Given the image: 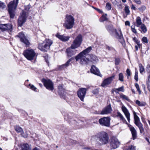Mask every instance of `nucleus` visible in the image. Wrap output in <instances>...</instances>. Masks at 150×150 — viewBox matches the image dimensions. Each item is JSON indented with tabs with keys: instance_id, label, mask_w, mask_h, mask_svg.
Segmentation results:
<instances>
[{
	"instance_id": "f257e3e1",
	"label": "nucleus",
	"mask_w": 150,
	"mask_h": 150,
	"mask_svg": "<svg viewBox=\"0 0 150 150\" xmlns=\"http://www.w3.org/2000/svg\"><path fill=\"white\" fill-rule=\"evenodd\" d=\"M82 41V36L79 34L73 41L71 47L66 50V52L68 57H71L76 53L77 50L75 49L80 46Z\"/></svg>"
},
{
	"instance_id": "f03ea898",
	"label": "nucleus",
	"mask_w": 150,
	"mask_h": 150,
	"mask_svg": "<svg viewBox=\"0 0 150 150\" xmlns=\"http://www.w3.org/2000/svg\"><path fill=\"white\" fill-rule=\"evenodd\" d=\"M92 48L90 46L80 53L75 57V59L76 61L80 60L81 64L86 63L89 61V59L86 57L87 54L89 53L91 50Z\"/></svg>"
},
{
	"instance_id": "7ed1b4c3",
	"label": "nucleus",
	"mask_w": 150,
	"mask_h": 150,
	"mask_svg": "<svg viewBox=\"0 0 150 150\" xmlns=\"http://www.w3.org/2000/svg\"><path fill=\"white\" fill-rule=\"evenodd\" d=\"M31 6L28 5L25 6L24 10H23L22 12L20 13V16L18 20V25L19 26L21 27L26 21V18L27 17L28 11Z\"/></svg>"
},
{
	"instance_id": "20e7f679",
	"label": "nucleus",
	"mask_w": 150,
	"mask_h": 150,
	"mask_svg": "<svg viewBox=\"0 0 150 150\" xmlns=\"http://www.w3.org/2000/svg\"><path fill=\"white\" fill-rule=\"evenodd\" d=\"M19 0H14L10 2L8 5V10L10 18H14L15 16V11L16 9Z\"/></svg>"
},
{
	"instance_id": "39448f33",
	"label": "nucleus",
	"mask_w": 150,
	"mask_h": 150,
	"mask_svg": "<svg viewBox=\"0 0 150 150\" xmlns=\"http://www.w3.org/2000/svg\"><path fill=\"white\" fill-rule=\"evenodd\" d=\"M97 137L99 141L100 145L105 144L108 142L109 137L108 134L104 132L98 133L97 134Z\"/></svg>"
},
{
	"instance_id": "423d86ee",
	"label": "nucleus",
	"mask_w": 150,
	"mask_h": 150,
	"mask_svg": "<svg viewBox=\"0 0 150 150\" xmlns=\"http://www.w3.org/2000/svg\"><path fill=\"white\" fill-rule=\"evenodd\" d=\"M74 23V19L71 15H67L65 18L63 25L66 28L69 29L72 28Z\"/></svg>"
},
{
	"instance_id": "0eeeda50",
	"label": "nucleus",
	"mask_w": 150,
	"mask_h": 150,
	"mask_svg": "<svg viewBox=\"0 0 150 150\" xmlns=\"http://www.w3.org/2000/svg\"><path fill=\"white\" fill-rule=\"evenodd\" d=\"M23 54L25 57L29 60H32L36 57L37 55L33 50L28 48L24 51Z\"/></svg>"
},
{
	"instance_id": "6e6552de",
	"label": "nucleus",
	"mask_w": 150,
	"mask_h": 150,
	"mask_svg": "<svg viewBox=\"0 0 150 150\" xmlns=\"http://www.w3.org/2000/svg\"><path fill=\"white\" fill-rule=\"evenodd\" d=\"M52 44V41L50 40L47 39L45 42L41 43H39L38 45V49L43 52H47Z\"/></svg>"
},
{
	"instance_id": "1a4fd4ad",
	"label": "nucleus",
	"mask_w": 150,
	"mask_h": 150,
	"mask_svg": "<svg viewBox=\"0 0 150 150\" xmlns=\"http://www.w3.org/2000/svg\"><path fill=\"white\" fill-rule=\"evenodd\" d=\"M133 115L135 124L138 127L139 129L140 133L142 134L143 135H144L145 133L143 124L140 122L139 118L137 115L136 113L135 112H134Z\"/></svg>"
},
{
	"instance_id": "9d476101",
	"label": "nucleus",
	"mask_w": 150,
	"mask_h": 150,
	"mask_svg": "<svg viewBox=\"0 0 150 150\" xmlns=\"http://www.w3.org/2000/svg\"><path fill=\"white\" fill-rule=\"evenodd\" d=\"M42 81L43 83L44 86L47 89L51 91L53 90L54 89L53 84L50 80L43 79H42Z\"/></svg>"
},
{
	"instance_id": "9b49d317",
	"label": "nucleus",
	"mask_w": 150,
	"mask_h": 150,
	"mask_svg": "<svg viewBox=\"0 0 150 150\" xmlns=\"http://www.w3.org/2000/svg\"><path fill=\"white\" fill-rule=\"evenodd\" d=\"M110 120L111 119L110 117H103L99 120V122L101 126L109 127L110 125Z\"/></svg>"
},
{
	"instance_id": "f8f14e48",
	"label": "nucleus",
	"mask_w": 150,
	"mask_h": 150,
	"mask_svg": "<svg viewBox=\"0 0 150 150\" xmlns=\"http://www.w3.org/2000/svg\"><path fill=\"white\" fill-rule=\"evenodd\" d=\"M114 32H115L116 38L119 40V42L122 45L125 44V41L121 29L118 28L117 30L115 29Z\"/></svg>"
},
{
	"instance_id": "ddd939ff",
	"label": "nucleus",
	"mask_w": 150,
	"mask_h": 150,
	"mask_svg": "<svg viewBox=\"0 0 150 150\" xmlns=\"http://www.w3.org/2000/svg\"><path fill=\"white\" fill-rule=\"evenodd\" d=\"M120 144L117 139L115 137H112L110 142V146L111 149H115L118 147Z\"/></svg>"
},
{
	"instance_id": "4468645a",
	"label": "nucleus",
	"mask_w": 150,
	"mask_h": 150,
	"mask_svg": "<svg viewBox=\"0 0 150 150\" xmlns=\"http://www.w3.org/2000/svg\"><path fill=\"white\" fill-rule=\"evenodd\" d=\"M16 36L19 38L21 41L24 43L26 47L29 46L30 43L29 40L27 39L23 32H21L17 35Z\"/></svg>"
},
{
	"instance_id": "2eb2a0df",
	"label": "nucleus",
	"mask_w": 150,
	"mask_h": 150,
	"mask_svg": "<svg viewBox=\"0 0 150 150\" xmlns=\"http://www.w3.org/2000/svg\"><path fill=\"white\" fill-rule=\"evenodd\" d=\"M86 89L84 88H80L78 91L77 94L78 96L81 100L83 101L86 92Z\"/></svg>"
},
{
	"instance_id": "dca6fc26",
	"label": "nucleus",
	"mask_w": 150,
	"mask_h": 150,
	"mask_svg": "<svg viewBox=\"0 0 150 150\" xmlns=\"http://www.w3.org/2000/svg\"><path fill=\"white\" fill-rule=\"evenodd\" d=\"M114 78V76H110L104 79L101 84V86L103 87L107 86V85L111 83Z\"/></svg>"
},
{
	"instance_id": "f3484780",
	"label": "nucleus",
	"mask_w": 150,
	"mask_h": 150,
	"mask_svg": "<svg viewBox=\"0 0 150 150\" xmlns=\"http://www.w3.org/2000/svg\"><path fill=\"white\" fill-rule=\"evenodd\" d=\"M112 110L110 104H109L103 109L100 114L101 115L108 114L111 112Z\"/></svg>"
},
{
	"instance_id": "a211bd4d",
	"label": "nucleus",
	"mask_w": 150,
	"mask_h": 150,
	"mask_svg": "<svg viewBox=\"0 0 150 150\" xmlns=\"http://www.w3.org/2000/svg\"><path fill=\"white\" fill-rule=\"evenodd\" d=\"M90 71L92 73L101 77H102V75L100 73L99 69L96 66L94 65H92L91 67Z\"/></svg>"
},
{
	"instance_id": "6ab92c4d",
	"label": "nucleus",
	"mask_w": 150,
	"mask_h": 150,
	"mask_svg": "<svg viewBox=\"0 0 150 150\" xmlns=\"http://www.w3.org/2000/svg\"><path fill=\"white\" fill-rule=\"evenodd\" d=\"M64 118L65 120L69 121V123L75 124L76 125H77L78 123H80L81 122V121L80 120H78V122H77L76 120L71 119V118L69 117V115L67 114H66L64 115Z\"/></svg>"
},
{
	"instance_id": "aec40b11",
	"label": "nucleus",
	"mask_w": 150,
	"mask_h": 150,
	"mask_svg": "<svg viewBox=\"0 0 150 150\" xmlns=\"http://www.w3.org/2000/svg\"><path fill=\"white\" fill-rule=\"evenodd\" d=\"M74 59V58L73 57H72L69 59L65 64H63L61 66H60L59 67V69L61 70H62L67 68L69 66L70 64V62L71 60Z\"/></svg>"
},
{
	"instance_id": "412c9836",
	"label": "nucleus",
	"mask_w": 150,
	"mask_h": 150,
	"mask_svg": "<svg viewBox=\"0 0 150 150\" xmlns=\"http://www.w3.org/2000/svg\"><path fill=\"white\" fill-rule=\"evenodd\" d=\"M0 29L3 31L7 30L11 31L12 29V25L11 24H0Z\"/></svg>"
},
{
	"instance_id": "4be33fe9",
	"label": "nucleus",
	"mask_w": 150,
	"mask_h": 150,
	"mask_svg": "<svg viewBox=\"0 0 150 150\" xmlns=\"http://www.w3.org/2000/svg\"><path fill=\"white\" fill-rule=\"evenodd\" d=\"M19 147L21 148V150H31V145L27 143H22L20 144Z\"/></svg>"
},
{
	"instance_id": "5701e85b",
	"label": "nucleus",
	"mask_w": 150,
	"mask_h": 150,
	"mask_svg": "<svg viewBox=\"0 0 150 150\" xmlns=\"http://www.w3.org/2000/svg\"><path fill=\"white\" fill-rule=\"evenodd\" d=\"M122 110L125 114L128 122H129L130 121V115L127 108L125 106H122Z\"/></svg>"
},
{
	"instance_id": "b1692460",
	"label": "nucleus",
	"mask_w": 150,
	"mask_h": 150,
	"mask_svg": "<svg viewBox=\"0 0 150 150\" xmlns=\"http://www.w3.org/2000/svg\"><path fill=\"white\" fill-rule=\"evenodd\" d=\"M129 129L132 133L133 139H136L137 138V134L136 130L133 127H129Z\"/></svg>"
},
{
	"instance_id": "393cba45",
	"label": "nucleus",
	"mask_w": 150,
	"mask_h": 150,
	"mask_svg": "<svg viewBox=\"0 0 150 150\" xmlns=\"http://www.w3.org/2000/svg\"><path fill=\"white\" fill-rule=\"evenodd\" d=\"M56 37L62 41L65 42L69 40L70 38L69 36H65L63 35H60L57 34Z\"/></svg>"
},
{
	"instance_id": "a878e982",
	"label": "nucleus",
	"mask_w": 150,
	"mask_h": 150,
	"mask_svg": "<svg viewBox=\"0 0 150 150\" xmlns=\"http://www.w3.org/2000/svg\"><path fill=\"white\" fill-rule=\"evenodd\" d=\"M90 56V59L88 63H85V64H88L89 62H93L94 63L97 62L98 61V57L95 55L92 54L89 55Z\"/></svg>"
},
{
	"instance_id": "bb28decb",
	"label": "nucleus",
	"mask_w": 150,
	"mask_h": 150,
	"mask_svg": "<svg viewBox=\"0 0 150 150\" xmlns=\"http://www.w3.org/2000/svg\"><path fill=\"white\" fill-rule=\"evenodd\" d=\"M15 129L17 132H21V135L22 137L25 138L27 137L28 136L27 135H23L24 134L23 130L21 127L18 126H16L15 127Z\"/></svg>"
},
{
	"instance_id": "cd10ccee",
	"label": "nucleus",
	"mask_w": 150,
	"mask_h": 150,
	"mask_svg": "<svg viewBox=\"0 0 150 150\" xmlns=\"http://www.w3.org/2000/svg\"><path fill=\"white\" fill-rule=\"evenodd\" d=\"M106 28L110 33H112L114 32V31L115 30L113 28L112 25H109L106 26Z\"/></svg>"
},
{
	"instance_id": "c85d7f7f",
	"label": "nucleus",
	"mask_w": 150,
	"mask_h": 150,
	"mask_svg": "<svg viewBox=\"0 0 150 150\" xmlns=\"http://www.w3.org/2000/svg\"><path fill=\"white\" fill-rule=\"evenodd\" d=\"M65 89L63 88L62 86L59 85L58 86V92L59 94L61 96H62L65 92Z\"/></svg>"
},
{
	"instance_id": "c756f323",
	"label": "nucleus",
	"mask_w": 150,
	"mask_h": 150,
	"mask_svg": "<svg viewBox=\"0 0 150 150\" xmlns=\"http://www.w3.org/2000/svg\"><path fill=\"white\" fill-rule=\"evenodd\" d=\"M136 23L137 24V27H139L142 24L141 19L140 17L139 16L137 17L136 19Z\"/></svg>"
},
{
	"instance_id": "7c9ffc66",
	"label": "nucleus",
	"mask_w": 150,
	"mask_h": 150,
	"mask_svg": "<svg viewBox=\"0 0 150 150\" xmlns=\"http://www.w3.org/2000/svg\"><path fill=\"white\" fill-rule=\"evenodd\" d=\"M136 103L138 106H144L145 105L146 103L143 102H140L138 100H137L136 101Z\"/></svg>"
},
{
	"instance_id": "2f4dec72",
	"label": "nucleus",
	"mask_w": 150,
	"mask_h": 150,
	"mask_svg": "<svg viewBox=\"0 0 150 150\" xmlns=\"http://www.w3.org/2000/svg\"><path fill=\"white\" fill-rule=\"evenodd\" d=\"M139 68L140 72L142 74L144 70V67L143 66L142 64L140 63L139 64Z\"/></svg>"
},
{
	"instance_id": "473e14b6",
	"label": "nucleus",
	"mask_w": 150,
	"mask_h": 150,
	"mask_svg": "<svg viewBox=\"0 0 150 150\" xmlns=\"http://www.w3.org/2000/svg\"><path fill=\"white\" fill-rule=\"evenodd\" d=\"M117 117H119L120 118V119L124 121H125L126 120L124 117H123V115L121 114V113L119 112H117Z\"/></svg>"
},
{
	"instance_id": "72a5a7b5",
	"label": "nucleus",
	"mask_w": 150,
	"mask_h": 150,
	"mask_svg": "<svg viewBox=\"0 0 150 150\" xmlns=\"http://www.w3.org/2000/svg\"><path fill=\"white\" fill-rule=\"evenodd\" d=\"M141 28L143 33H145L147 31L146 28L144 24H142L141 26Z\"/></svg>"
},
{
	"instance_id": "f704fd0d",
	"label": "nucleus",
	"mask_w": 150,
	"mask_h": 150,
	"mask_svg": "<svg viewBox=\"0 0 150 150\" xmlns=\"http://www.w3.org/2000/svg\"><path fill=\"white\" fill-rule=\"evenodd\" d=\"M124 10L125 13L127 15L130 14V11L129 9V7L128 6H126L125 7Z\"/></svg>"
},
{
	"instance_id": "c9c22d12",
	"label": "nucleus",
	"mask_w": 150,
	"mask_h": 150,
	"mask_svg": "<svg viewBox=\"0 0 150 150\" xmlns=\"http://www.w3.org/2000/svg\"><path fill=\"white\" fill-rule=\"evenodd\" d=\"M124 76L122 73H120L119 74V80L123 82L124 81Z\"/></svg>"
},
{
	"instance_id": "e433bc0d",
	"label": "nucleus",
	"mask_w": 150,
	"mask_h": 150,
	"mask_svg": "<svg viewBox=\"0 0 150 150\" xmlns=\"http://www.w3.org/2000/svg\"><path fill=\"white\" fill-rule=\"evenodd\" d=\"M106 9L108 10H110L111 9V4L109 2H108L106 4L105 6Z\"/></svg>"
},
{
	"instance_id": "4c0bfd02",
	"label": "nucleus",
	"mask_w": 150,
	"mask_h": 150,
	"mask_svg": "<svg viewBox=\"0 0 150 150\" xmlns=\"http://www.w3.org/2000/svg\"><path fill=\"white\" fill-rule=\"evenodd\" d=\"M120 97L121 98H122L124 99H125L126 100H127L128 101H129L130 100L129 98L128 97L125 95H121L120 96Z\"/></svg>"
},
{
	"instance_id": "58836bf2",
	"label": "nucleus",
	"mask_w": 150,
	"mask_h": 150,
	"mask_svg": "<svg viewBox=\"0 0 150 150\" xmlns=\"http://www.w3.org/2000/svg\"><path fill=\"white\" fill-rule=\"evenodd\" d=\"M146 7L145 6L143 5L138 8V9L141 11H143L146 9Z\"/></svg>"
},
{
	"instance_id": "ea45409f",
	"label": "nucleus",
	"mask_w": 150,
	"mask_h": 150,
	"mask_svg": "<svg viewBox=\"0 0 150 150\" xmlns=\"http://www.w3.org/2000/svg\"><path fill=\"white\" fill-rule=\"evenodd\" d=\"M120 62V58H115V64L116 65H118Z\"/></svg>"
},
{
	"instance_id": "a19ab883",
	"label": "nucleus",
	"mask_w": 150,
	"mask_h": 150,
	"mask_svg": "<svg viewBox=\"0 0 150 150\" xmlns=\"http://www.w3.org/2000/svg\"><path fill=\"white\" fill-rule=\"evenodd\" d=\"M107 14H105V15H103L102 16V21H106L107 20L108 18L106 17Z\"/></svg>"
},
{
	"instance_id": "79ce46f5",
	"label": "nucleus",
	"mask_w": 150,
	"mask_h": 150,
	"mask_svg": "<svg viewBox=\"0 0 150 150\" xmlns=\"http://www.w3.org/2000/svg\"><path fill=\"white\" fill-rule=\"evenodd\" d=\"M134 79L137 81H138V72L137 70H136L135 71Z\"/></svg>"
},
{
	"instance_id": "37998d69",
	"label": "nucleus",
	"mask_w": 150,
	"mask_h": 150,
	"mask_svg": "<svg viewBox=\"0 0 150 150\" xmlns=\"http://www.w3.org/2000/svg\"><path fill=\"white\" fill-rule=\"evenodd\" d=\"M124 86H122L121 87H120L118 88H116V89L117 90L119 91H122L123 92L124 91Z\"/></svg>"
},
{
	"instance_id": "c03bdc74",
	"label": "nucleus",
	"mask_w": 150,
	"mask_h": 150,
	"mask_svg": "<svg viewBox=\"0 0 150 150\" xmlns=\"http://www.w3.org/2000/svg\"><path fill=\"white\" fill-rule=\"evenodd\" d=\"M99 92L98 89L96 88L94 89L92 91V93L95 95L97 94Z\"/></svg>"
},
{
	"instance_id": "a18cd8bd",
	"label": "nucleus",
	"mask_w": 150,
	"mask_h": 150,
	"mask_svg": "<svg viewBox=\"0 0 150 150\" xmlns=\"http://www.w3.org/2000/svg\"><path fill=\"white\" fill-rule=\"evenodd\" d=\"M29 86H30V89L33 90L34 91H37V88L36 87H35L33 85H31L30 84H29Z\"/></svg>"
},
{
	"instance_id": "49530a36",
	"label": "nucleus",
	"mask_w": 150,
	"mask_h": 150,
	"mask_svg": "<svg viewBox=\"0 0 150 150\" xmlns=\"http://www.w3.org/2000/svg\"><path fill=\"white\" fill-rule=\"evenodd\" d=\"M92 7L94 8V9H95L99 13H103V11L98 8H96V7H95L94 6H92Z\"/></svg>"
},
{
	"instance_id": "de8ad7c7",
	"label": "nucleus",
	"mask_w": 150,
	"mask_h": 150,
	"mask_svg": "<svg viewBox=\"0 0 150 150\" xmlns=\"http://www.w3.org/2000/svg\"><path fill=\"white\" fill-rule=\"evenodd\" d=\"M5 6L6 5L4 3L0 1V8H4Z\"/></svg>"
},
{
	"instance_id": "09e8293b",
	"label": "nucleus",
	"mask_w": 150,
	"mask_h": 150,
	"mask_svg": "<svg viewBox=\"0 0 150 150\" xmlns=\"http://www.w3.org/2000/svg\"><path fill=\"white\" fill-rule=\"evenodd\" d=\"M142 41L144 42L147 43H148V40L147 38L145 37H144L142 39Z\"/></svg>"
},
{
	"instance_id": "8fccbe9b",
	"label": "nucleus",
	"mask_w": 150,
	"mask_h": 150,
	"mask_svg": "<svg viewBox=\"0 0 150 150\" xmlns=\"http://www.w3.org/2000/svg\"><path fill=\"white\" fill-rule=\"evenodd\" d=\"M135 87L136 88L137 90L139 92V93H140L141 92L140 90L139 85L137 83L135 84Z\"/></svg>"
},
{
	"instance_id": "3c124183",
	"label": "nucleus",
	"mask_w": 150,
	"mask_h": 150,
	"mask_svg": "<svg viewBox=\"0 0 150 150\" xmlns=\"http://www.w3.org/2000/svg\"><path fill=\"white\" fill-rule=\"evenodd\" d=\"M126 73L127 76H129L131 75V72L129 69H127L126 70Z\"/></svg>"
},
{
	"instance_id": "603ef678",
	"label": "nucleus",
	"mask_w": 150,
	"mask_h": 150,
	"mask_svg": "<svg viewBox=\"0 0 150 150\" xmlns=\"http://www.w3.org/2000/svg\"><path fill=\"white\" fill-rule=\"evenodd\" d=\"M106 49L108 50H112V51H115V49L112 47H109L108 46L107 47Z\"/></svg>"
},
{
	"instance_id": "864d4df0",
	"label": "nucleus",
	"mask_w": 150,
	"mask_h": 150,
	"mask_svg": "<svg viewBox=\"0 0 150 150\" xmlns=\"http://www.w3.org/2000/svg\"><path fill=\"white\" fill-rule=\"evenodd\" d=\"M146 71L148 73H150V66L148 65L146 67Z\"/></svg>"
},
{
	"instance_id": "5fc2aeb1",
	"label": "nucleus",
	"mask_w": 150,
	"mask_h": 150,
	"mask_svg": "<svg viewBox=\"0 0 150 150\" xmlns=\"http://www.w3.org/2000/svg\"><path fill=\"white\" fill-rule=\"evenodd\" d=\"M131 29L132 31L135 34H136L137 33V31L134 28H133L132 26L131 27Z\"/></svg>"
},
{
	"instance_id": "6e6d98bb",
	"label": "nucleus",
	"mask_w": 150,
	"mask_h": 150,
	"mask_svg": "<svg viewBox=\"0 0 150 150\" xmlns=\"http://www.w3.org/2000/svg\"><path fill=\"white\" fill-rule=\"evenodd\" d=\"M131 8L132 9H133L135 11H136L137 9V8L135 7L133 4L132 5Z\"/></svg>"
},
{
	"instance_id": "4d7b16f0",
	"label": "nucleus",
	"mask_w": 150,
	"mask_h": 150,
	"mask_svg": "<svg viewBox=\"0 0 150 150\" xmlns=\"http://www.w3.org/2000/svg\"><path fill=\"white\" fill-rule=\"evenodd\" d=\"M70 142H71L72 144H76L77 142L75 140L71 139L70 140Z\"/></svg>"
},
{
	"instance_id": "13d9d810",
	"label": "nucleus",
	"mask_w": 150,
	"mask_h": 150,
	"mask_svg": "<svg viewBox=\"0 0 150 150\" xmlns=\"http://www.w3.org/2000/svg\"><path fill=\"white\" fill-rule=\"evenodd\" d=\"M134 1L136 3L138 4H140L141 3V1L140 0H134Z\"/></svg>"
},
{
	"instance_id": "bf43d9fd",
	"label": "nucleus",
	"mask_w": 150,
	"mask_h": 150,
	"mask_svg": "<svg viewBox=\"0 0 150 150\" xmlns=\"http://www.w3.org/2000/svg\"><path fill=\"white\" fill-rule=\"evenodd\" d=\"M125 24L126 25H130V23L128 21H126L125 22Z\"/></svg>"
},
{
	"instance_id": "052dcab7",
	"label": "nucleus",
	"mask_w": 150,
	"mask_h": 150,
	"mask_svg": "<svg viewBox=\"0 0 150 150\" xmlns=\"http://www.w3.org/2000/svg\"><path fill=\"white\" fill-rule=\"evenodd\" d=\"M135 42L137 44V45L139 46H139L141 45L140 44V41L137 39L136 41Z\"/></svg>"
},
{
	"instance_id": "680f3d73",
	"label": "nucleus",
	"mask_w": 150,
	"mask_h": 150,
	"mask_svg": "<svg viewBox=\"0 0 150 150\" xmlns=\"http://www.w3.org/2000/svg\"><path fill=\"white\" fill-rule=\"evenodd\" d=\"M135 42L137 44V45L139 46H139L141 45L140 44V41L137 39L136 41Z\"/></svg>"
},
{
	"instance_id": "e2e57ef3",
	"label": "nucleus",
	"mask_w": 150,
	"mask_h": 150,
	"mask_svg": "<svg viewBox=\"0 0 150 150\" xmlns=\"http://www.w3.org/2000/svg\"><path fill=\"white\" fill-rule=\"evenodd\" d=\"M130 150H134L135 149V147L133 146H131L130 147Z\"/></svg>"
},
{
	"instance_id": "0e129e2a",
	"label": "nucleus",
	"mask_w": 150,
	"mask_h": 150,
	"mask_svg": "<svg viewBox=\"0 0 150 150\" xmlns=\"http://www.w3.org/2000/svg\"><path fill=\"white\" fill-rule=\"evenodd\" d=\"M147 88L150 91V83H147Z\"/></svg>"
},
{
	"instance_id": "69168bd1",
	"label": "nucleus",
	"mask_w": 150,
	"mask_h": 150,
	"mask_svg": "<svg viewBox=\"0 0 150 150\" xmlns=\"http://www.w3.org/2000/svg\"><path fill=\"white\" fill-rule=\"evenodd\" d=\"M83 149H90L92 150L93 149H91V147H84L82 148Z\"/></svg>"
},
{
	"instance_id": "338daca9",
	"label": "nucleus",
	"mask_w": 150,
	"mask_h": 150,
	"mask_svg": "<svg viewBox=\"0 0 150 150\" xmlns=\"http://www.w3.org/2000/svg\"><path fill=\"white\" fill-rule=\"evenodd\" d=\"M146 141L148 142L149 144H150V141L149 139L147 137L145 138Z\"/></svg>"
},
{
	"instance_id": "774afa93",
	"label": "nucleus",
	"mask_w": 150,
	"mask_h": 150,
	"mask_svg": "<svg viewBox=\"0 0 150 150\" xmlns=\"http://www.w3.org/2000/svg\"><path fill=\"white\" fill-rule=\"evenodd\" d=\"M138 47H139V46H138V45L135 46V50L136 51H137L138 50Z\"/></svg>"
}]
</instances>
